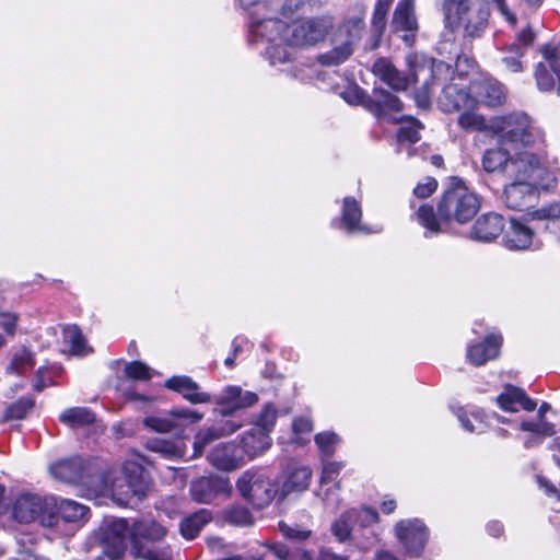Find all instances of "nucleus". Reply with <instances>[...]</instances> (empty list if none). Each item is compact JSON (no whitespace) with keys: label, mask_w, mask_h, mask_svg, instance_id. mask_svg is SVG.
Masks as SVG:
<instances>
[{"label":"nucleus","mask_w":560,"mask_h":560,"mask_svg":"<svg viewBox=\"0 0 560 560\" xmlns=\"http://www.w3.org/2000/svg\"><path fill=\"white\" fill-rule=\"evenodd\" d=\"M271 445V438L266 432H258V429H250L242 438L243 456L254 458L267 451Z\"/></svg>","instance_id":"obj_35"},{"label":"nucleus","mask_w":560,"mask_h":560,"mask_svg":"<svg viewBox=\"0 0 560 560\" xmlns=\"http://www.w3.org/2000/svg\"><path fill=\"white\" fill-rule=\"evenodd\" d=\"M241 428L240 423H235L232 420H225L220 423H215L211 427L203 428L197 432L194 440V454L192 457H199L203 453L205 448L212 442L234 433Z\"/></svg>","instance_id":"obj_25"},{"label":"nucleus","mask_w":560,"mask_h":560,"mask_svg":"<svg viewBox=\"0 0 560 560\" xmlns=\"http://www.w3.org/2000/svg\"><path fill=\"white\" fill-rule=\"evenodd\" d=\"M62 338L63 342L69 347L70 353L74 355H86L92 352L80 328L75 325L65 326L62 328Z\"/></svg>","instance_id":"obj_40"},{"label":"nucleus","mask_w":560,"mask_h":560,"mask_svg":"<svg viewBox=\"0 0 560 560\" xmlns=\"http://www.w3.org/2000/svg\"><path fill=\"white\" fill-rule=\"evenodd\" d=\"M121 478L126 482V487L131 489L137 500H141L149 490V481L142 468L137 465H126Z\"/></svg>","instance_id":"obj_38"},{"label":"nucleus","mask_w":560,"mask_h":560,"mask_svg":"<svg viewBox=\"0 0 560 560\" xmlns=\"http://www.w3.org/2000/svg\"><path fill=\"white\" fill-rule=\"evenodd\" d=\"M538 190H541V188L535 183L513 180L505 186L502 199L508 208L523 211L534 205Z\"/></svg>","instance_id":"obj_17"},{"label":"nucleus","mask_w":560,"mask_h":560,"mask_svg":"<svg viewBox=\"0 0 560 560\" xmlns=\"http://www.w3.org/2000/svg\"><path fill=\"white\" fill-rule=\"evenodd\" d=\"M287 46H290L287 42H271L266 48L265 56L269 60L270 65L283 63L289 60L290 51Z\"/></svg>","instance_id":"obj_50"},{"label":"nucleus","mask_w":560,"mask_h":560,"mask_svg":"<svg viewBox=\"0 0 560 560\" xmlns=\"http://www.w3.org/2000/svg\"><path fill=\"white\" fill-rule=\"evenodd\" d=\"M438 182L433 177H427L423 183H419L415 189L413 195L418 198L424 199L430 197L436 189Z\"/></svg>","instance_id":"obj_61"},{"label":"nucleus","mask_w":560,"mask_h":560,"mask_svg":"<svg viewBox=\"0 0 560 560\" xmlns=\"http://www.w3.org/2000/svg\"><path fill=\"white\" fill-rule=\"evenodd\" d=\"M340 486L339 483H331L323 488L320 486V490L318 495L322 497V500L327 509L331 511H336L340 508L342 500L340 498Z\"/></svg>","instance_id":"obj_54"},{"label":"nucleus","mask_w":560,"mask_h":560,"mask_svg":"<svg viewBox=\"0 0 560 560\" xmlns=\"http://www.w3.org/2000/svg\"><path fill=\"white\" fill-rule=\"evenodd\" d=\"M501 343V335L490 334L482 342L468 346L467 359L472 365H483L499 355Z\"/></svg>","instance_id":"obj_30"},{"label":"nucleus","mask_w":560,"mask_h":560,"mask_svg":"<svg viewBox=\"0 0 560 560\" xmlns=\"http://www.w3.org/2000/svg\"><path fill=\"white\" fill-rule=\"evenodd\" d=\"M142 422L147 429L158 433H170L178 428V423L171 418L170 413L148 416Z\"/></svg>","instance_id":"obj_46"},{"label":"nucleus","mask_w":560,"mask_h":560,"mask_svg":"<svg viewBox=\"0 0 560 560\" xmlns=\"http://www.w3.org/2000/svg\"><path fill=\"white\" fill-rule=\"evenodd\" d=\"M125 374L128 378L135 381H149L152 377L151 369L140 361L127 363Z\"/></svg>","instance_id":"obj_58"},{"label":"nucleus","mask_w":560,"mask_h":560,"mask_svg":"<svg viewBox=\"0 0 560 560\" xmlns=\"http://www.w3.org/2000/svg\"><path fill=\"white\" fill-rule=\"evenodd\" d=\"M166 528L153 520H141L130 528L131 552L142 560H172L173 550L164 544Z\"/></svg>","instance_id":"obj_4"},{"label":"nucleus","mask_w":560,"mask_h":560,"mask_svg":"<svg viewBox=\"0 0 560 560\" xmlns=\"http://www.w3.org/2000/svg\"><path fill=\"white\" fill-rule=\"evenodd\" d=\"M250 39L257 42H271L283 40L289 33V25L278 19H255L249 25Z\"/></svg>","instance_id":"obj_22"},{"label":"nucleus","mask_w":560,"mask_h":560,"mask_svg":"<svg viewBox=\"0 0 560 560\" xmlns=\"http://www.w3.org/2000/svg\"><path fill=\"white\" fill-rule=\"evenodd\" d=\"M332 26L334 19L328 14L305 19L290 25L284 39L294 46L315 45L326 37Z\"/></svg>","instance_id":"obj_10"},{"label":"nucleus","mask_w":560,"mask_h":560,"mask_svg":"<svg viewBox=\"0 0 560 560\" xmlns=\"http://www.w3.org/2000/svg\"><path fill=\"white\" fill-rule=\"evenodd\" d=\"M312 472L307 467L290 469L280 488V494L287 497L294 492H302L308 488Z\"/></svg>","instance_id":"obj_36"},{"label":"nucleus","mask_w":560,"mask_h":560,"mask_svg":"<svg viewBox=\"0 0 560 560\" xmlns=\"http://www.w3.org/2000/svg\"><path fill=\"white\" fill-rule=\"evenodd\" d=\"M504 228V218L498 213L480 215L470 230V238L477 242L489 243L499 237Z\"/></svg>","instance_id":"obj_27"},{"label":"nucleus","mask_w":560,"mask_h":560,"mask_svg":"<svg viewBox=\"0 0 560 560\" xmlns=\"http://www.w3.org/2000/svg\"><path fill=\"white\" fill-rule=\"evenodd\" d=\"M16 315L13 313L1 312L0 313V328L3 329L8 335H13L16 326Z\"/></svg>","instance_id":"obj_62"},{"label":"nucleus","mask_w":560,"mask_h":560,"mask_svg":"<svg viewBox=\"0 0 560 560\" xmlns=\"http://www.w3.org/2000/svg\"><path fill=\"white\" fill-rule=\"evenodd\" d=\"M534 75L539 91L551 92L555 89L557 90L559 78L545 58L536 66Z\"/></svg>","instance_id":"obj_42"},{"label":"nucleus","mask_w":560,"mask_h":560,"mask_svg":"<svg viewBox=\"0 0 560 560\" xmlns=\"http://www.w3.org/2000/svg\"><path fill=\"white\" fill-rule=\"evenodd\" d=\"M105 491L109 492L114 500H116L120 505H128L133 499H136L131 489L126 487V482L122 481V478L115 479L110 488L106 487Z\"/></svg>","instance_id":"obj_52"},{"label":"nucleus","mask_w":560,"mask_h":560,"mask_svg":"<svg viewBox=\"0 0 560 560\" xmlns=\"http://www.w3.org/2000/svg\"><path fill=\"white\" fill-rule=\"evenodd\" d=\"M393 25L396 31L407 33L402 36V39L410 46L418 31V23L415 15V0H400L398 2L394 11Z\"/></svg>","instance_id":"obj_28"},{"label":"nucleus","mask_w":560,"mask_h":560,"mask_svg":"<svg viewBox=\"0 0 560 560\" xmlns=\"http://www.w3.org/2000/svg\"><path fill=\"white\" fill-rule=\"evenodd\" d=\"M542 58L549 63V66L556 71L559 78V85L557 88V94L560 96V45H545L540 49Z\"/></svg>","instance_id":"obj_56"},{"label":"nucleus","mask_w":560,"mask_h":560,"mask_svg":"<svg viewBox=\"0 0 560 560\" xmlns=\"http://www.w3.org/2000/svg\"><path fill=\"white\" fill-rule=\"evenodd\" d=\"M364 30L362 18H354L346 21L339 28L334 38V47L318 56V61L323 66H339L343 63L353 54L354 46L360 42Z\"/></svg>","instance_id":"obj_8"},{"label":"nucleus","mask_w":560,"mask_h":560,"mask_svg":"<svg viewBox=\"0 0 560 560\" xmlns=\"http://www.w3.org/2000/svg\"><path fill=\"white\" fill-rule=\"evenodd\" d=\"M362 208L353 197H345L342 200L341 218L334 222V225L348 234H370L382 231L380 226L370 229L362 224Z\"/></svg>","instance_id":"obj_16"},{"label":"nucleus","mask_w":560,"mask_h":560,"mask_svg":"<svg viewBox=\"0 0 560 560\" xmlns=\"http://www.w3.org/2000/svg\"><path fill=\"white\" fill-rule=\"evenodd\" d=\"M210 464L220 470L231 471L244 464L243 452L234 443L217 445L208 455Z\"/></svg>","instance_id":"obj_26"},{"label":"nucleus","mask_w":560,"mask_h":560,"mask_svg":"<svg viewBox=\"0 0 560 560\" xmlns=\"http://www.w3.org/2000/svg\"><path fill=\"white\" fill-rule=\"evenodd\" d=\"M443 9L447 24L462 28L466 38H479L488 26L487 0H444Z\"/></svg>","instance_id":"obj_3"},{"label":"nucleus","mask_w":560,"mask_h":560,"mask_svg":"<svg viewBox=\"0 0 560 560\" xmlns=\"http://www.w3.org/2000/svg\"><path fill=\"white\" fill-rule=\"evenodd\" d=\"M378 522L376 510L369 506L351 508L332 521L330 533L340 544L349 542L360 549H368L377 541L373 526Z\"/></svg>","instance_id":"obj_2"},{"label":"nucleus","mask_w":560,"mask_h":560,"mask_svg":"<svg viewBox=\"0 0 560 560\" xmlns=\"http://www.w3.org/2000/svg\"><path fill=\"white\" fill-rule=\"evenodd\" d=\"M266 547L279 560H347L342 556H338L329 550H320L317 558L312 553L300 547H289L282 542H270Z\"/></svg>","instance_id":"obj_29"},{"label":"nucleus","mask_w":560,"mask_h":560,"mask_svg":"<svg viewBox=\"0 0 560 560\" xmlns=\"http://www.w3.org/2000/svg\"><path fill=\"white\" fill-rule=\"evenodd\" d=\"M13 517L21 523L37 521L44 527L58 524L55 497L22 494L13 504Z\"/></svg>","instance_id":"obj_7"},{"label":"nucleus","mask_w":560,"mask_h":560,"mask_svg":"<svg viewBox=\"0 0 560 560\" xmlns=\"http://www.w3.org/2000/svg\"><path fill=\"white\" fill-rule=\"evenodd\" d=\"M536 34L529 24H526L520 32L515 34L514 42L504 45L499 49V65L503 71L509 73H521L524 71L523 57L533 46Z\"/></svg>","instance_id":"obj_11"},{"label":"nucleus","mask_w":560,"mask_h":560,"mask_svg":"<svg viewBox=\"0 0 560 560\" xmlns=\"http://www.w3.org/2000/svg\"><path fill=\"white\" fill-rule=\"evenodd\" d=\"M397 540L405 552L410 557H419L429 540L430 532L423 521L419 518H405L394 526Z\"/></svg>","instance_id":"obj_13"},{"label":"nucleus","mask_w":560,"mask_h":560,"mask_svg":"<svg viewBox=\"0 0 560 560\" xmlns=\"http://www.w3.org/2000/svg\"><path fill=\"white\" fill-rule=\"evenodd\" d=\"M224 520L235 526H249L254 520L250 512L244 506H232L224 512Z\"/></svg>","instance_id":"obj_53"},{"label":"nucleus","mask_w":560,"mask_h":560,"mask_svg":"<svg viewBox=\"0 0 560 560\" xmlns=\"http://www.w3.org/2000/svg\"><path fill=\"white\" fill-rule=\"evenodd\" d=\"M365 97H366V95H365L364 91L359 89L358 86L351 88V89H349V90L343 92V98L349 104L364 103L366 105L369 100L365 102Z\"/></svg>","instance_id":"obj_63"},{"label":"nucleus","mask_w":560,"mask_h":560,"mask_svg":"<svg viewBox=\"0 0 560 560\" xmlns=\"http://www.w3.org/2000/svg\"><path fill=\"white\" fill-rule=\"evenodd\" d=\"M279 529L287 539L298 542L308 540L312 536L311 529L302 527L298 524L289 525L284 522H280Z\"/></svg>","instance_id":"obj_55"},{"label":"nucleus","mask_w":560,"mask_h":560,"mask_svg":"<svg viewBox=\"0 0 560 560\" xmlns=\"http://www.w3.org/2000/svg\"><path fill=\"white\" fill-rule=\"evenodd\" d=\"M145 447L168 460L179 459L185 455V444L180 440L151 438L145 442Z\"/></svg>","instance_id":"obj_34"},{"label":"nucleus","mask_w":560,"mask_h":560,"mask_svg":"<svg viewBox=\"0 0 560 560\" xmlns=\"http://www.w3.org/2000/svg\"><path fill=\"white\" fill-rule=\"evenodd\" d=\"M439 104L444 112L451 113L463 108H475L476 100L465 86L452 82L443 88Z\"/></svg>","instance_id":"obj_24"},{"label":"nucleus","mask_w":560,"mask_h":560,"mask_svg":"<svg viewBox=\"0 0 560 560\" xmlns=\"http://www.w3.org/2000/svg\"><path fill=\"white\" fill-rule=\"evenodd\" d=\"M470 93L476 100V106L481 103L488 107H497L505 101L503 85L492 77H481L471 81Z\"/></svg>","instance_id":"obj_20"},{"label":"nucleus","mask_w":560,"mask_h":560,"mask_svg":"<svg viewBox=\"0 0 560 560\" xmlns=\"http://www.w3.org/2000/svg\"><path fill=\"white\" fill-rule=\"evenodd\" d=\"M482 412L476 411L468 413L463 409H458L457 418L462 427L469 433H481L483 432L486 424L482 419Z\"/></svg>","instance_id":"obj_47"},{"label":"nucleus","mask_w":560,"mask_h":560,"mask_svg":"<svg viewBox=\"0 0 560 560\" xmlns=\"http://www.w3.org/2000/svg\"><path fill=\"white\" fill-rule=\"evenodd\" d=\"M315 442L325 456H331L339 443V438L334 432H322L315 436Z\"/></svg>","instance_id":"obj_57"},{"label":"nucleus","mask_w":560,"mask_h":560,"mask_svg":"<svg viewBox=\"0 0 560 560\" xmlns=\"http://www.w3.org/2000/svg\"><path fill=\"white\" fill-rule=\"evenodd\" d=\"M393 0H377L373 16H372V31L376 36H381L386 27L387 13L392 5Z\"/></svg>","instance_id":"obj_48"},{"label":"nucleus","mask_w":560,"mask_h":560,"mask_svg":"<svg viewBox=\"0 0 560 560\" xmlns=\"http://www.w3.org/2000/svg\"><path fill=\"white\" fill-rule=\"evenodd\" d=\"M128 538L130 539V528L126 520H106L98 532L102 553L110 560H122Z\"/></svg>","instance_id":"obj_12"},{"label":"nucleus","mask_w":560,"mask_h":560,"mask_svg":"<svg viewBox=\"0 0 560 560\" xmlns=\"http://www.w3.org/2000/svg\"><path fill=\"white\" fill-rule=\"evenodd\" d=\"M165 387L179 393L185 400L192 405L212 402V396L201 390L199 384L186 375L172 376L165 382Z\"/></svg>","instance_id":"obj_23"},{"label":"nucleus","mask_w":560,"mask_h":560,"mask_svg":"<svg viewBox=\"0 0 560 560\" xmlns=\"http://www.w3.org/2000/svg\"><path fill=\"white\" fill-rule=\"evenodd\" d=\"M490 130L499 135L501 145L512 150L530 148L535 141L530 119L525 113L497 117L490 122Z\"/></svg>","instance_id":"obj_6"},{"label":"nucleus","mask_w":560,"mask_h":560,"mask_svg":"<svg viewBox=\"0 0 560 560\" xmlns=\"http://www.w3.org/2000/svg\"><path fill=\"white\" fill-rule=\"evenodd\" d=\"M480 209L478 196L471 191L459 177H451L439 205L438 215L429 205H421L417 210V220L427 232L438 234L447 232L450 223L455 221L464 224L470 221Z\"/></svg>","instance_id":"obj_1"},{"label":"nucleus","mask_w":560,"mask_h":560,"mask_svg":"<svg viewBox=\"0 0 560 560\" xmlns=\"http://www.w3.org/2000/svg\"><path fill=\"white\" fill-rule=\"evenodd\" d=\"M497 402L502 410L508 412H516L520 408L533 411L537 406L536 401L529 398L523 389L513 385L505 386L497 397Z\"/></svg>","instance_id":"obj_31"},{"label":"nucleus","mask_w":560,"mask_h":560,"mask_svg":"<svg viewBox=\"0 0 560 560\" xmlns=\"http://www.w3.org/2000/svg\"><path fill=\"white\" fill-rule=\"evenodd\" d=\"M58 520L66 522H78L84 520L89 513V508L73 500L62 499L59 503L56 501Z\"/></svg>","instance_id":"obj_41"},{"label":"nucleus","mask_w":560,"mask_h":560,"mask_svg":"<svg viewBox=\"0 0 560 560\" xmlns=\"http://www.w3.org/2000/svg\"><path fill=\"white\" fill-rule=\"evenodd\" d=\"M231 485L228 478L220 476L201 477L191 482L189 491L197 503L209 504L219 494L228 493Z\"/></svg>","instance_id":"obj_19"},{"label":"nucleus","mask_w":560,"mask_h":560,"mask_svg":"<svg viewBox=\"0 0 560 560\" xmlns=\"http://www.w3.org/2000/svg\"><path fill=\"white\" fill-rule=\"evenodd\" d=\"M54 478L71 485L84 483L90 474L88 463L80 456H72L52 464L49 468Z\"/></svg>","instance_id":"obj_21"},{"label":"nucleus","mask_w":560,"mask_h":560,"mask_svg":"<svg viewBox=\"0 0 560 560\" xmlns=\"http://www.w3.org/2000/svg\"><path fill=\"white\" fill-rule=\"evenodd\" d=\"M366 107L380 119L388 122L398 124L404 121L405 117H396L393 114L399 113L402 109L401 101L396 96L383 89H375Z\"/></svg>","instance_id":"obj_18"},{"label":"nucleus","mask_w":560,"mask_h":560,"mask_svg":"<svg viewBox=\"0 0 560 560\" xmlns=\"http://www.w3.org/2000/svg\"><path fill=\"white\" fill-rule=\"evenodd\" d=\"M513 150L508 145H499L485 151L482 155V167L487 173L502 172L506 176V165L510 163Z\"/></svg>","instance_id":"obj_32"},{"label":"nucleus","mask_w":560,"mask_h":560,"mask_svg":"<svg viewBox=\"0 0 560 560\" xmlns=\"http://www.w3.org/2000/svg\"><path fill=\"white\" fill-rule=\"evenodd\" d=\"M506 177L513 180L535 183L541 190H550L556 184L555 175L545 166L544 156L530 148L513 150L506 165Z\"/></svg>","instance_id":"obj_5"},{"label":"nucleus","mask_w":560,"mask_h":560,"mask_svg":"<svg viewBox=\"0 0 560 560\" xmlns=\"http://www.w3.org/2000/svg\"><path fill=\"white\" fill-rule=\"evenodd\" d=\"M537 219H558L560 218V205L555 203L549 207L541 208L535 212Z\"/></svg>","instance_id":"obj_64"},{"label":"nucleus","mask_w":560,"mask_h":560,"mask_svg":"<svg viewBox=\"0 0 560 560\" xmlns=\"http://www.w3.org/2000/svg\"><path fill=\"white\" fill-rule=\"evenodd\" d=\"M257 401V394L234 385L224 387L215 398H212V402L219 407L222 416H230L237 410L252 407Z\"/></svg>","instance_id":"obj_15"},{"label":"nucleus","mask_w":560,"mask_h":560,"mask_svg":"<svg viewBox=\"0 0 560 560\" xmlns=\"http://www.w3.org/2000/svg\"><path fill=\"white\" fill-rule=\"evenodd\" d=\"M236 487L241 495L258 509L267 506L278 492L277 486L264 469L244 471Z\"/></svg>","instance_id":"obj_9"},{"label":"nucleus","mask_w":560,"mask_h":560,"mask_svg":"<svg viewBox=\"0 0 560 560\" xmlns=\"http://www.w3.org/2000/svg\"><path fill=\"white\" fill-rule=\"evenodd\" d=\"M277 417V409L271 404H268L259 412L253 429H258V432H266L269 435L275 428Z\"/></svg>","instance_id":"obj_49"},{"label":"nucleus","mask_w":560,"mask_h":560,"mask_svg":"<svg viewBox=\"0 0 560 560\" xmlns=\"http://www.w3.org/2000/svg\"><path fill=\"white\" fill-rule=\"evenodd\" d=\"M422 128V125L419 120L408 117L407 125L401 126L397 132V152L400 153L404 150L405 143H416L419 141V130Z\"/></svg>","instance_id":"obj_44"},{"label":"nucleus","mask_w":560,"mask_h":560,"mask_svg":"<svg viewBox=\"0 0 560 560\" xmlns=\"http://www.w3.org/2000/svg\"><path fill=\"white\" fill-rule=\"evenodd\" d=\"M34 366L33 354L27 349L23 348L18 350L9 365V370L16 374H23Z\"/></svg>","instance_id":"obj_51"},{"label":"nucleus","mask_w":560,"mask_h":560,"mask_svg":"<svg viewBox=\"0 0 560 560\" xmlns=\"http://www.w3.org/2000/svg\"><path fill=\"white\" fill-rule=\"evenodd\" d=\"M373 72L396 91H404L408 86V78L402 75L387 59L376 60L373 65Z\"/></svg>","instance_id":"obj_33"},{"label":"nucleus","mask_w":560,"mask_h":560,"mask_svg":"<svg viewBox=\"0 0 560 560\" xmlns=\"http://www.w3.org/2000/svg\"><path fill=\"white\" fill-rule=\"evenodd\" d=\"M95 413L86 407L67 408L59 415V421L71 429H80L94 423Z\"/></svg>","instance_id":"obj_39"},{"label":"nucleus","mask_w":560,"mask_h":560,"mask_svg":"<svg viewBox=\"0 0 560 560\" xmlns=\"http://www.w3.org/2000/svg\"><path fill=\"white\" fill-rule=\"evenodd\" d=\"M212 520V512L208 509H201L185 518L179 523L180 535L191 540L196 538L202 528Z\"/></svg>","instance_id":"obj_37"},{"label":"nucleus","mask_w":560,"mask_h":560,"mask_svg":"<svg viewBox=\"0 0 560 560\" xmlns=\"http://www.w3.org/2000/svg\"><path fill=\"white\" fill-rule=\"evenodd\" d=\"M35 399L32 396H24L10 404L4 411V420H22L34 408Z\"/></svg>","instance_id":"obj_45"},{"label":"nucleus","mask_w":560,"mask_h":560,"mask_svg":"<svg viewBox=\"0 0 560 560\" xmlns=\"http://www.w3.org/2000/svg\"><path fill=\"white\" fill-rule=\"evenodd\" d=\"M168 413L175 422L177 420H187L191 423H197L203 418L202 413L188 408H174Z\"/></svg>","instance_id":"obj_60"},{"label":"nucleus","mask_w":560,"mask_h":560,"mask_svg":"<svg viewBox=\"0 0 560 560\" xmlns=\"http://www.w3.org/2000/svg\"><path fill=\"white\" fill-rule=\"evenodd\" d=\"M502 244L510 250H535L541 247V242L535 236L534 230L515 219L510 221L508 228H503Z\"/></svg>","instance_id":"obj_14"},{"label":"nucleus","mask_w":560,"mask_h":560,"mask_svg":"<svg viewBox=\"0 0 560 560\" xmlns=\"http://www.w3.org/2000/svg\"><path fill=\"white\" fill-rule=\"evenodd\" d=\"M342 468V464L338 462H327L323 465L320 486L326 487L331 483H337L336 479Z\"/></svg>","instance_id":"obj_59"},{"label":"nucleus","mask_w":560,"mask_h":560,"mask_svg":"<svg viewBox=\"0 0 560 560\" xmlns=\"http://www.w3.org/2000/svg\"><path fill=\"white\" fill-rule=\"evenodd\" d=\"M465 110L458 116V126L466 131H486L490 130L485 117L475 113L474 108H464Z\"/></svg>","instance_id":"obj_43"}]
</instances>
